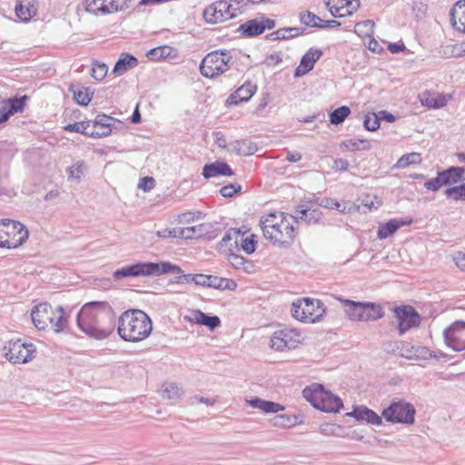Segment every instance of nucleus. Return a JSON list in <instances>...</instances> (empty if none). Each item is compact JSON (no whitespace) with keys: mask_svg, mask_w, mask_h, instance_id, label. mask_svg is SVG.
<instances>
[{"mask_svg":"<svg viewBox=\"0 0 465 465\" xmlns=\"http://www.w3.org/2000/svg\"><path fill=\"white\" fill-rule=\"evenodd\" d=\"M198 286L213 288L220 291H234L237 288V282L228 278L198 273Z\"/></svg>","mask_w":465,"mask_h":465,"instance_id":"19","label":"nucleus"},{"mask_svg":"<svg viewBox=\"0 0 465 465\" xmlns=\"http://www.w3.org/2000/svg\"><path fill=\"white\" fill-rule=\"evenodd\" d=\"M155 185V181L153 177L145 176L143 177L139 182V188L143 190L144 192H148L153 189Z\"/></svg>","mask_w":465,"mask_h":465,"instance_id":"63","label":"nucleus"},{"mask_svg":"<svg viewBox=\"0 0 465 465\" xmlns=\"http://www.w3.org/2000/svg\"><path fill=\"white\" fill-rule=\"evenodd\" d=\"M240 236H243V233L241 232L240 229L232 228V229L228 230L219 242L220 249L227 247V243L229 242H231L232 240H234V245H235V247H237L238 246V238Z\"/></svg>","mask_w":465,"mask_h":465,"instance_id":"48","label":"nucleus"},{"mask_svg":"<svg viewBox=\"0 0 465 465\" xmlns=\"http://www.w3.org/2000/svg\"><path fill=\"white\" fill-rule=\"evenodd\" d=\"M185 320L190 322L206 326L211 331L221 326V320L218 316L209 315L201 310H193L191 312V316H186Z\"/></svg>","mask_w":465,"mask_h":465,"instance_id":"23","label":"nucleus"},{"mask_svg":"<svg viewBox=\"0 0 465 465\" xmlns=\"http://www.w3.org/2000/svg\"><path fill=\"white\" fill-rule=\"evenodd\" d=\"M450 15L455 30L465 34V0L458 1L450 10Z\"/></svg>","mask_w":465,"mask_h":465,"instance_id":"26","label":"nucleus"},{"mask_svg":"<svg viewBox=\"0 0 465 465\" xmlns=\"http://www.w3.org/2000/svg\"><path fill=\"white\" fill-rule=\"evenodd\" d=\"M201 214H202L201 212H198L197 213H192V212L183 213H179L177 215L176 220L179 223H183V224L191 223L194 222L196 219H199Z\"/></svg>","mask_w":465,"mask_h":465,"instance_id":"60","label":"nucleus"},{"mask_svg":"<svg viewBox=\"0 0 465 465\" xmlns=\"http://www.w3.org/2000/svg\"><path fill=\"white\" fill-rule=\"evenodd\" d=\"M445 344L455 351H465V321H455L443 331Z\"/></svg>","mask_w":465,"mask_h":465,"instance_id":"14","label":"nucleus"},{"mask_svg":"<svg viewBox=\"0 0 465 465\" xmlns=\"http://www.w3.org/2000/svg\"><path fill=\"white\" fill-rule=\"evenodd\" d=\"M375 24L372 20H364L355 25L354 31L358 35H370L373 34V27Z\"/></svg>","mask_w":465,"mask_h":465,"instance_id":"53","label":"nucleus"},{"mask_svg":"<svg viewBox=\"0 0 465 465\" xmlns=\"http://www.w3.org/2000/svg\"><path fill=\"white\" fill-rule=\"evenodd\" d=\"M321 17L310 11L300 14V22L307 26L318 28Z\"/></svg>","mask_w":465,"mask_h":465,"instance_id":"52","label":"nucleus"},{"mask_svg":"<svg viewBox=\"0 0 465 465\" xmlns=\"http://www.w3.org/2000/svg\"><path fill=\"white\" fill-rule=\"evenodd\" d=\"M108 72V66L98 61H94L92 64L91 75L98 81L103 80Z\"/></svg>","mask_w":465,"mask_h":465,"instance_id":"50","label":"nucleus"},{"mask_svg":"<svg viewBox=\"0 0 465 465\" xmlns=\"http://www.w3.org/2000/svg\"><path fill=\"white\" fill-rule=\"evenodd\" d=\"M343 308L350 320L364 322V302L343 300Z\"/></svg>","mask_w":465,"mask_h":465,"instance_id":"29","label":"nucleus"},{"mask_svg":"<svg viewBox=\"0 0 465 465\" xmlns=\"http://www.w3.org/2000/svg\"><path fill=\"white\" fill-rule=\"evenodd\" d=\"M350 114L351 109L348 106H340L333 110L332 112H331L329 115L330 123L334 125L341 124L345 121V119L350 115Z\"/></svg>","mask_w":465,"mask_h":465,"instance_id":"44","label":"nucleus"},{"mask_svg":"<svg viewBox=\"0 0 465 465\" xmlns=\"http://www.w3.org/2000/svg\"><path fill=\"white\" fill-rule=\"evenodd\" d=\"M257 150V144L249 139L235 140L229 143V151L239 156L252 155Z\"/></svg>","mask_w":465,"mask_h":465,"instance_id":"25","label":"nucleus"},{"mask_svg":"<svg viewBox=\"0 0 465 465\" xmlns=\"http://www.w3.org/2000/svg\"><path fill=\"white\" fill-rule=\"evenodd\" d=\"M92 121H82L78 123L69 124L64 127V129L67 132H74L84 134L89 137V134L91 130L89 127L91 126Z\"/></svg>","mask_w":465,"mask_h":465,"instance_id":"46","label":"nucleus"},{"mask_svg":"<svg viewBox=\"0 0 465 465\" xmlns=\"http://www.w3.org/2000/svg\"><path fill=\"white\" fill-rule=\"evenodd\" d=\"M267 228L264 229L263 236L273 245L288 249L294 242L297 228L284 216L283 213H280L279 223H269Z\"/></svg>","mask_w":465,"mask_h":465,"instance_id":"6","label":"nucleus"},{"mask_svg":"<svg viewBox=\"0 0 465 465\" xmlns=\"http://www.w3.org/2000/svg\"><path fill=\"white\" fill-rule=\"evenodd\" d=\"M304 31L302 27H283L269 34L266 37L270 40H288L302 35Z\"/></svg>","mask_w":465,"mask_h":465,"instance_id":"35","label":"nucleus"},{"mask_svg":"<svg viewBox=\"0 0 465 465\" xmlns=\"http://www.w3.org/2000/svg\"><path fill=\"white\" fill-rule=\"evenodd\" d=\"M343 145L351 151L369 150L371 143L365 139L349 140L343 142Z\"/></svg>","mask_w":465,"mask_h":465,"instance_id":"51","label":"nucleus"},{"mask_svg":"<svg viewBox=\"0 0 465 465\" xmlns=\"http://www.w3.org/2000/svg\"><path fill=\"white\" fill-rule=\"evenodd\" d=\"M322 55V52L320 49L311 48L307 51L302 56L299 66L294 70V76L301 77L312 71Z\"/></svg>","mask_w":465,"mask_h":465,"instance_id":"20","label":"nucleus"},{"mask_svg":"<svg viewBox=\"0 0 465 465\" xmlns=\"http://www.w3.org/2000/svg\"><path fill=\"white\" fill-rule=\"evenodd\" d=\"M27 100V96L24 95L21 97H14L8 100V110L6 113L2 114L0 116V124L6 122L10 115H13L16 113L22 112L25 105V101Z\"/></svg>","mask_w":465,"mask_h":465,"instance_id":"37","label":"nucleus"},{"mask_svg":"<svg viewBox=\"0 0 465 465\" xmlns=\"http://www.w3.org/2000/svg\"><path fill=\"white\" fill-rule=\"evenodd\" d=\"M162 397L168 400H178L181 396V390L175 383H169L163 386Z\"/></svg>","mask_w":465,"mask_h":465,"instance_id":"49","label":"nucleus"},{"mask_svg":"<svg viewBox=\"0 0 465 465\" xmlns=\"http://www.w3.org/2000/svg\"><path fill=\"white\" fill-rule=\"evenodd\" d=\"M15 15L23 22H28L37 13V8L31 4L24 5L21 1H18L15 5Z\"/></svg>","mask_w":465,"mask_h":465,"instance_id":"40","label":"nucleus"},{"mask_svg":"<svg viewBox=\"0 0 465 465\" xmlns=\"http://www.w3.org/2000/svg\"><path fill=\"white\" fill-rule=\"evenodd\" d=\"M257 86L251 82L244 83L236 91H234L227 99L230 105H237L240 103L247 102L255 94Z\"/></svg>","mask_w":465,"mask_h":465,"instance_id":"24","label":"nucleus"},{"mask_svg":"<svg viewBox=\"0 0 465 465\" xmlns=\"http://www.w3.org/2000/svg\"><path fill=\"white\" fill-rule=\"evenodd\" d=\"M383 316L384 311L380 304L364 302V322L377 321Z\"/></svg>","mask_w":465,"mask_h":465,"instance_id":"39","label":"nucleus"},{"mask_svg":"<svg viewBox=\"0 0 465 465\" xmlns=\"http://www.w3.org/2000/svg\"><path fill=\"white\" fill-rule=\"evenodd\" d=\"M138 64V60L135 56L130 54H123L114 64L113 73L120 75L128 70L135 67Z\"/></svg>","mask_w":465,"mask_h":465,"instance_id":"34","label":"nucleus"},{"mask_svg":"<svg viewBox=\"0 0 465 465\" xmlns=\"http://www.w3.org/2000/svg\"><path fill=\"white\" fill-rule=\"evenodd\" d=\"M116 123L118 124H123L121 121L104 114L96 115L95 119L91 123L93 130H91L89 137L101 138L110 135Z\"/></svg>","mask_w":465,"mask_h":465,"instance_id":"18","label":"nucleus"},{"mask_svg":"<svg viewBox=\"0 0 465 465\" xmlns=\"http://www.w3.org/2000/svg\"><path fill=\"white\" fill-rule=\"evenodd\" d=\"M222 232L217 223H204L198 225L186 227L182 231L184 232L185 240L204 238L208 241L215 239Z\"/></svg>","mask_w":465,"mask_h":465,"instance_id":"16","label":"nucleus"},{"mask_svg":"<svg viewBox=\"0 0 465 465\" xmlns=\"http://www.w3.org/2000/svg\"><path fill=\"white\" fill-rule=\"evenodd\" d=\"M256 236L252 234L250 237L242 238L241 248L247 253L252 254L256 250L257 241L255 240Z\"/></svg>","mask_w":465,"mask_h":465,"instance_id":"55","label":"nucleus"},{"mask_svg":"<svg viewBox=\"0 0 465 465\" xmlns=\"http://www.w3.org/2000/svg\"><path fill=\"white\" fill-rule=\"evenodd\" d=\"M249 406L259 409L265 413H277L284 410V407L280 403L273 402L271 401H265L259 397H254L251 400H246Z\"/></svg>","mask_w":465,"mask_h":465,"instance_id":"31","label":"nucleus"},{"mask_svg":"<svg viewBox=\"0 0 465 465\" xmlns=\"http://www.w3.org/2000/svg\"><path fill=\"white\" fill-rule=\"evenodd\" d=\"M184 230V228H165L160 231L156 232V235L160 238H181L184 239V232L182 233V231Z\"/></svg>","mask_w":465,"mask_h":465,"instance_id":"54","label":"nucleus"},{"mask_svg":"<svg viewBox=\"0 0 465 465\" xmlns=\"http://www.w3.org/2000/svg\"><path fill=\"white\" fill-rule=\"evenodd\" d=\"M335 5H342V8L347 10V14H352L360 7L359 0H332Z\"/></svg>","mask_w":465,"mask_h":465,"instance_id":"58","label":"nucleus"},{"mask_svg":"<svg viewBox=\"0 0 465 465\" xmlns=\"http://www.w3.org/2000/svg\"><path fill=\"white\" fill-rule=\"evenodd\" d=\"M444 194L453 201H465V183L447 188Z\"/></svg>","mask_w":465,"mask_h":465,"instance_id":"45","label":"nucleus"},{"mask_svg":"<svg viewBox=\"0 0 465 465\" xmlns=\"http://www.w3.org/2000/svg\"><path fill=\"white\" fill-rule=\"evenodd\" d=\"M86 10L95 14H110L123 11L129 7L130 0H84Z\"/></svg>","mask_w":465,"mask_h":465,"instance_id":"17","label":"nucleus"},{"mask_svg":"<svg viewBox=\"0 0 465 465\" xmlns=\"http://www.w3.org/2000/svg\"><path fill=\"white\" fill-rule=\"evenodd\" d=\"M177 55V49L169 45L152 48L146 54V57L151 61L172 60L176 58Z\"/></svg>","mask_w":465,"mask_h":465,"instance_id":"28","label":"nucleus"},{"mask_svg":"<svg viewBox=\"0 0 465 465\" xmlns=\"http://www.w3.org/2000/svg\"><path fill=\"white\" fill-rule=\"evenodd\" d=\"M78 328L91 338L104 340L115 327V313L106 302L85 303L77 313Z\"/></svg>","mask_w":465,"mask_h":465,"instance_id":"1","label":"nucleus"},{"mask_svg":"<svg viewBox=\"0 0 465 465\" xmlns=\"http://www.w3.org/2000/svg\"><path fill=\"white\" fill-rule=\"evenodd\" d=\"M302 395L314 408L324 412L336 413L343 407L341 398L326 391L322 384L306 387Z\"/></svg>","mask_w":465,"mask_h":465,"instance_id":"5","label":"nucleus"},{"mask_svg":"<svg viewBox=\"0 0 465 465\" xmlns=\"http://www.w3.org/2000/svg\"><path fill=\"white\" fill-rule=\"evenodd\" d=\"M394 317L398 322L400 335L420 324L419 312L411 305H401L393 308Z\"/></svg>","mask_w":465,"mask_h":465,"instance_id":"13","label":"nucleus"},{"mask_svg":"<svg viewBox=\"0 0 465 465\" xmlns=\"http://www.w3.org/2000/svg\"><path fill=\"white\" fill-rule=\"evenodd\" d=\"M412 354H402V356H404L407 359L429 360L431 359L432 356L437 355V352L435 351H430L429 348L424 346L412 345Z\"/></svg>","mask_w":465,"mask_h":465,"instance_id":"43","label":"nucleus"},{"mask_svg":"<svg viewBox=\"0 0 465 465\" xmlns=\"http://www.w3.org/2000/svg\"><path fill=\"white\" fill-rule=\"evenodd\" d=\"M280 216L278 217L276 213H270L266 217H262L260 220V226L264 233V229H268L269 223H279Z\"/></svg>","mask_w":465,"mask_h":465,"instance_id":"61","label":"nucleus"},{"mask_svg":"<svg viewBox=\"0 0 465 465\" xmlns=\"http://www.w3.org/2000/svg\"><path fill=\"white\" fill-rule=\"evenodd\" d=\"M324 3L329 12L331 14L333 17L341 18L351 15L347 14V11L345 13H342V5H335V2H332V0H324Z\"/></svg>","mask_w":465,"mask_h":465,"instance_id":"56","label":"nucleus"},{"mask_svg":"<svg viewBox=\"0 0 465 465\" xmlns=\"http://www.w3.org/2000/svg\"><path fill=\"white\" fill-rule=\"evenodd\" d=\"M465 168L460 166H450L440 172L442 183L445 185L456 184L459 182L465 181Z\"/></svg>","mask_w":465,"mask_h":465,"instance_id":"30","label":"nucleus"},{"mask_svg":"<svg viewBox=\"0 0 465 465\" xmlns=\"http://www.w3.org/2000/svg\"><path fill=\"white\" fill-rule=\"evenodd\" d=\"M232 64V57L228 50H215L202 60L200 72L204 77L214 78L227 72Z\"/></svg>","mask_w":465,"mask_h":465,"instance_id":"7","label":"nucleus"},{"mask_svg":"<svg viewBox=\"0 0 465 465\" xmlns=\"http://www.w3.org/2000/svg\"><path fill=\"white\" fill-rule=\"evenodd\" d=\"M203 176L205 179H210L217 176H232L234 174L231 166L223 161H215L211 163H206L203 168Z\"/></svg>","mask_w":465,"mask_h":465,"instance_id":"22","label":"nucleus"},{"mask_svg":"<svg viewBox=\"0 0 465 465\" xmlns=\"http://www.w3.org/2000/svg\"><path fill=\"white\" fill-rule=\"evenodd\" d=\"M85 169V165L84 162L77 163L75 165L71 166L67 169V173L69 177H73L75 179H79L81 175L84 173V170Z\"/></svg>","mask_w":465,"mask_h":465,"instance_id":"62","label":"nucleus"},{"mask_svg":"<svg viewBox=\"0 0 465 465\" xmlns=\"http://www.w3.org/2000/svg\"><path fill=\"white\" fill-rule=\"evenodd\" d=\"M32 322L39 331H45L51 327L54 332L62 331L67 323L64 311L62 306H57L55 311L51 304L45 302L35 305L31 312Z\"/></svg>","mask_w":465,"mask_h":465,"instance_id":"4","label":"nucleus"},{"mask_svg":"<svg viewBox=\"0 0 465 465\" xmlns=\"http://www.w3.org/2000/svg\"><path fill=\"white\" fill-rule=\"evenodd\" d=\"M153 322L149 315L139 309L124 311L118 319L117 332L122 340L138 342L152 333Z\"/></svg>","mask_w":465,"mask_h":465,"instance_id":"3","label":"nucleus"},{"mask_svg":"<svg viewBox=\"0 0 465 465\" xmlns=\"http://www.w3.org/2000/svg\"><path fill=\"white\" fill-rule=\"evenodd\" d=\"M442 182L440 172H438L435 178L430 179L424 183V187L432 192H437L441 186L445 185Z\"/></svg>","mask_w":465,"mask_h":465,"instance_id":"59","label":"nucleus"},{"mask_svg":"<svg viewBox=\"0 0 465 465\" xmlns=\"http://www.w3.org/2000/svg\"><path fill=\"white\" fill-rule=\"evenodd\" d=\"M241 13L240 7H233L228 0H220L209 5L203 11L208 24H217L230 20Z\"/></svg>","mask_w":465,"mask_h":465,"instance_id":"11","label":"nucleus"},{"mask_svg":"<svg viewBox=\"0 0 465 465\" xmlns=\"http://www.w3.org/2000/svg\"><path fill=\"white\" fill-rule=\"evenodd\" d=\"M396 117L392 114L387 111H380L377 114H373L372 116L369 114L365 115L363 126L367 131L373 132L379 129L381 120L393 123Z\"/></svg>","mask_w":465,"mask_h":465,"instance_id":"27","label":"nucleus"},{"mask_svg":"<svg viewBox=\"0 0 465 465\" xmlns=\"http://www.w3.org/2000/svg\"><path fill=\"white\" fill-rule=\"evenodd\" d=\"M28 238V231L19 222L5 219L0 221V247L14 249L22 245Z\"/></svg>","mask_w":465,"mask_h":465,"instance_id":"8","label":"nucleus"},{"mask_svg":"<svg viewBox=\"0 0 465 465\" xmlns=\"http://www.w3.org/2000/svg\"><path fill=\"white\" fill-rule=\"evenodd\" d=\"M228 261L231 265L237 270H242L247 273L254 272V264L242 255L231 253L228 257Z\"/></svg>","mask_w":465,"mask_h":465,"instance_id":"38","label":"nucleus"},{"mask_svg":"<svg viewBox=\"0 0 465 465\" xmlns=\"http://www.w3.org/2000/svg\"><path fill=\"white\" fill-rule=\"evenodd\" d=\"M182 272L183 271L181 267L176 264H173L170 262H138L115 270L113 272V276L115 280H121L129 277L137 278L177 273L179 275L170 280V284L194 283L198 286V273L182 274Z\"/></svg>","mask_w":465,"mask_h":465,"instance_id":"2","label":"nucleus"},{"mask_svg":"<svg viewBox=\"0 0 465 465\" xmlns=\"http://www.w3.org/2000/svg\"><path fill=\"white\" fill-rule=\"evenodd\" d=\"M238 32L244 37H255L263 33V27L261 25L260 18H255L242 24Z\"/></svg>","mask_w":465,"mask_h":465,"instance_id":"33","label":"nucleus"},{"mask_svg":"<svg viewBox=\"0 0 465 465\" xmlns=\"http://www.w3.org/2000/svg\"><path fill=\"white\" fill-rule=\"evenodd\" d=\"M451 98L450 95L443 94H428L423 100L422 104L429 108L439 109L447 104L448 100Z\"/></svg>","mask_w":465,"mask_h":465,"instance_id":"41","label":"nucleus"},{"mask_svg":"<svg viewBox=\"0 0 465 465\" xmlns=\"http://www.w3.org/2000/svg\"><path fill=\"white\" fill-rule=\"evenodd\" d=\"M346 416L352 417L358 421H366L371 425H381L382 419L374 411L366 406H354L351 412H347Z\"/></svg>","mask_w":465,"mask_h":465,"instance_id":"21","label":"nucleus"},{"mask_svg":"<svg viewBox=\"0 0 465 465\" xmlns=\"http://www.w3.org/2000/svg\"><path fill=\"white\" fill-rule=\"evenodd\" d=\"M242 186L238 183H228L220 189V193L224 198H231L240 193Z\"/></svg>","mask_w":465,"mask_h":465,"instance_id":"57","label":"nucleus"},{"mask_svg":"<svg viewBox=\"0 0 465 465\" xmlns=\"http://www.w3.org/2000/svg\"><path fill=\"white\" fill-rule=\"evenodd\" d=\"M69 91L73 93L75 102L82 106H86L94 95V91L91 88L81 85H71Z\"/></svg>","mask_w":465,"mask_h":465,"instance_id":"36","label":"nucleus"},{"mask_svg":"<svg viewBox=\"0 0 465 465\" xmlns=\"http://www.w3.org/2000/svg\"><path fill=\"white\" fill-rule=\"evenodd\" d=\"M324 313V304L320 300L303 298L302 302L292 305V315L302 322H320Z\"/></svg>","mask_w":465,"mask_h":465,"instance_id":"9","label":"nucleus"},{"mask_svg":"<svg viewBox=\"0 0 465 465\" xmlns=\"http://www.w3.org/2000/svg\"><path fill=\"white\" fill-rule=\"evenodd\" d=\"M421 157L418 153H411L402 155L397 162L396 166L398 168H406L411 164H417L420 163Z\"/></svg>","mask_w":465,"mask_h":465,"instance_id":"47","label":"nucleus"},{"mask_svg":"<svg viewBox=\"0 0 465 465\" xmlns=\"http://www.w3.org/2000/svg\"><path fill=\"white\" fill-rule=\"evenodd\" d=\"M453 261L462 272H465V253L461 252H457L453 257Z\"/></svg>","mask_w":465,"mask_h":465,"instance_id":"64","label":"nucleus"},{"mask_svg":"<svg viewBox=\"0 0 465 465\" xmlns=\"http://www.w3.org/2000/svg\"><path fill=\"white\" fill-rule=\"evenodd\" d=\"M322 213L320 209H311L308 207L301 206V210L299 211V214L291 215V218L293 220V223H299V221H304L307 223H317L322 218Z\"/></svg>","mask_w":465,"mask_h":465,"instance_id":"32","label":"nucleus"},{"mask_svg":"<svg viewBox=\"0 0 465 465\" xmlns=\"http://www.w3.org/2000/svg\"><path fill=\"white\" fill-rule=\"evenodd\" d=\"M399 230L396 219H391L384 223H381L378 227L377 237L380 240L387 239L392 236Z\"/></svg>","mask_w":465,"mask_h":465,"instance_id":"42","label":"nucleus"},{"mask_svg":"<svg viewBox=\"0 0 465 465\" xmlns=\"http://www.w3.org/2000/svg\"><path fill=\"white\" fill-rule=\"evenodd\" d=\"M5 356L13 363H25L34 358L36 348L33 343L22 342L20 339L9 341L5 346Z\"/></svg>","mask_w":465,"mask_h":465,"instance_id":"12","label":"nucleus"},{"mask_svg":"<svg viewBox=\"0 0 465 465\" xmlns=\"http://www.w3.org/2000/svg\"><path fill=\"white\" fill-rule=\"evenodd\" d=\"M415 408L404 401H392L381 411V417L387 422L411 425L415 420Z\"/></svg>","mask_w":465,"mask_h":465,"instance_id":"10","label":"nucleus"},{"mask_svg":"<svg viewBox=\"0 0 465 465\" xmlns=\"http://www.w3.org/2000/svg\"><path fill=\"white\" fill-rule=\"evenodd\" d=\"M299 343L300 333L296 330H279L271 338V347L279 351L294 349Z\"/></svg>","mask_w":465,"mask_h":465,"instance_id":"15","label":"nucleus"}]
</instances>
